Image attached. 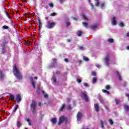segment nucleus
Here are the masks:
<instances>
[{
  "label": "nucleus",
  "mask_w": 129,
  "mask_h": 129,
  "mask_svg": "<svg viewBox=\"0 0 129 129\" xmlns=\"http://www.w3.org/2000/svg\"><path fill=\"white\" fill-rule=\"evenodd\" d=\"M92 75L93 76H96V73L95 72H92Z\"/></svg>",
  "instance_id": "obj_45"
},
{
  "label": "nucleus",
  "mask_w": 129,
  "mask_h": 129,
  "mask_svg": "<svg viewBox=\"0 0 129 129\" xmlns=\"http://www.w3.org/2000/svg\"><path fill=\"white\" fill-rule=\"evenodd\" d=\"M108 42H109V43H113V39H108Z\"/></svg>",
  "instance_id": "obj_39"
},
{
  "label": "nucleus",
  "mask_w": 129,
  "mask_h": 129,
  "mask_svg": "<svg viewBox=\"0 0 129 129\" xmlns=\"http://www.w3.org/2000/svg\"><path fill=\"white\" fill-rule=\"evenodd\" d=\"M60 4H63L66 0H59Z\"/></svg>",
  "instance_id": "obj_56"
},
{
  "label": "nucleus",
  "mask_w": 129,
  "mask_h": 129,
  "mask_svg": "<svg viewBox=\"0 0 129 129\" xmlns=\"http://www.w3.org/2000/svg\"><path fill=\"white\" fill-rule=\"evenodd\" d=\"M97 80H96V78L94 77L93 78V83H95V82H96Z\"/></svg>",
  "instance_id": "obj_42"
},
{
  "label": "nucleus",
  "mask_w": 129,
  "mask_h": 129,
  "mask_svg": "<svg viewBox=\"0 0 129 129\" xmlns=\"http://www.w3.org/2000/svg\"><path fill=\"white\" fill-rule=\"evenodd\" d=\"M53 62L49 66V68H55L56 67V61H57V59L56 58H53Z\"/></svg>",
  "instance_id": "obj_6"
},
{
  "label": "nucleus",
  "mask_w": 129,
  "mask_h": 129,
  "mask_svg": "<svg viewBox=\"0 0 129 129\" xmlns=\"http://www.w3.org/2000/svg\"><path fill=\"white\" fill-rule=\"evenodd\" d=\"M81 95L82 98L85 100L86 102H88V96H87V92H82Z\"/></svg>",
  "instance_id": "obj_4"
},
{
  "label": "nucleus",
  "mask_w": 129,
  "mask_h": 129,
  "mask_svg": "<svg viewBox=\"0 0 129 129\" xmlns=\"http://www.w3.org/2000/svg\"><path fill=\"white\" fill-rule=\"evenodd\" d=\"M119 27H123V23L122 22H120L119 24Z\"/></svg>",
  "instance_id": "obj_46"
},
{
  "label": "nucleus",
  "mask_w": 129,
  "mask_h": 129,
  "mask_svg": "<svg viewBox=\"0 0 129 129\" xmlns=\"http://www.w3.org/2000/svg\"><path fill=\"white\" fill-rule=\"evenodd\" d=\"M84 86L85 87H88V84L86 83H84Z\"/></svg>",
  "instance_id": "obj_49"
},
{
  "label": "nucleus",
  "mask_w": 129,
  "mask_h": 129,
  "mask_svg": "<svg viewBox=\"0 0 129 129\" xmlns=\"http://www.w3.org/2000/svg\"><path fill=\"white\" fill-rule=\"evenodd\" d=\"M31 108L32 109L33 113H35V108H36V102L35 101H32Z\"/></svg>",
  "instance_id": "obj_7"
},
{
  "label": "nucleus",
  "mask_w": 129,
  "mask_h": 129,
  "mask_svg": "<svg viewBox=\"0 0 129 129\" xmlns=\"http://www.w3.org/2000/svg\"><path fill=\"white\" fill-rule=\"evenodd\" d=\"M83 25L85 28H88V24L86 22H83Z\"/></svg>",
  "instance_id": "obj_28"
},
{
  "label": "nucleus",
  "mask_w": 129,
  "mask_h": 129,
  "mask_svg": "<svg viewBox=\"0 0 129 129\" xmlns=\"http://www.w3.org/2000/svg\"><path fill=\"white\" fill-rule=\"evenodd\" d=\"M105 88H106V90H109L110 89V86L107 85L105 86Z\"/></svg>",
  "instance_id": "obj_37"
},
{
  "label": "nucleus",
  "mask_w": 129,
  "mask_h": 129,
  "mask_svg": "<svg viewBox=\"0 0 129 129\" xmlns=\"http://www.w3.org/2000/svg\"><path fill=\"white\" fill-rule=\"evenodd\" d=\"M77 81L78 83H81V79L78 78V79H77Z\"/></svg>",
  "instance_id": "obj_44"
},
{
  "label": "nucleus",
  "mask_w": 129,
  "mask_h": 129,
  "mask_svg": "<svg viewBox=\"0 0 129 129\" xmlns=\"http://www.w3.org/2000/svg\"><path fill=\"white\" fill-rule=\"evenodd\" d=\"M109 122L111 125H112L113 124V121L111 119H109Z\"/></svg>",
  "instance_id": "obj_34"
},
{
  "label": "nucleus",
  "mask_w": 129,
  "mask_h": 129,
  "mask_svg": "<svg viewBox=\"0 0 129 129\" xmlns=\"http://www.w3.org/2000/svg\"><path fill=\"white\" fill-rule=\"evenodd\" d=\"M49 6L50 8H53L54 7L53 3H49Z\"/></svg>",
  "instance_id": "obj_47"
},
{
  "label": "nucleus",
  "mask_w": 129,
  "mask_h": 129,
  "mask_svg": "<svg viewBox=\"0 0 129 129\" xmlns=\"http://www.w3.org/2000/svg\"><path fill=\"white\" fill-rule=\"evenodd\" d=\"M52 123H56L57 122V119L56 118H53L51 120Z\"/></svg>",
  "instance_id": "obj_21"
},
{
  "label": "nucleus",
  "mask_w": 129,
  "mask_h": 129,
  "mask_svg": "<svg viewBox=\"0 0 129 129\" xmlns=\"http://www.w3.org/2000/svg\"><path fill=\"white\" fill-rule=\"evenodd\" d=\"M81 117H82V114L80 112H78L77 114V118L78 121H80L81 120Z\"/></svg>",
  "instance_id": "obj_10"
},
{
  "label": "nucleus",
  "mask_w": 129,
  "mask_h": 129,
  "mask_svg": "<svg viewBox=\"0 0 129 129\" xmlns=\"http://www.w3.org/2000/svg\"><path fill=\"white\" fill-rule=\"evenodd\" d=\"M97 28V24H94L91 26V29L92 30H95Z\"/></svg>",
  "instance_id": "obj_19"
},
{
  "label": "nucleus",
  "mask_w": 129,
  "mask_h": 129,
  "mask_svg": "<svg viewBox=\"0 0 129 129\" xmlns=\"http://www.w3.org/2000/svg\"><path fill=\"white\" fill-rule=\"evenodd\" d=\"M124 109L125 110V111L128 112V111L129 110V106L127 105H124Z\"/></svg>",
  "instance_id": "obj_18"
},
{
  "label": "nucleus",
  "mask_w": 129,
  "mask_h": 129,
  "mask_svg": "<svg viewBox=\"0 0 129 129\" xmlns=\"http://www.w3.org/2000/svg\"><path fill=\"white\" fill-rule=\"evenodd\" d=\"M96 67H97V68H100V65L97 64V65H96Z\"/></svg>",
  "instance_id": "obj_61"
},
{
  "label": "nucleus",
  "mask_w": 129,
  "mask_h": 129,
  "mask_svg": "<svg viewBox=\"0 0 129 129\" xmlns=\"http://www.w3.org/2000/svg\"><path fill=\"white\" fill-rule=\"evenodd\" d=\"M94 108L96 112H98V111H99V105L98 104H94Z\"/></svg>",
  "instance_id": "obj_12"
},
{
  "label": "nucleus",
  "mask_w": 129,
  "mask_h": 129,
  "mask_svg": "<svg viewBox=\"0 0 129 129\" xmlns=\"http://www.w3.org/2000/svg\"><path fill=\"white\" fill-rule=\"evenodd\" d=\"M10 99L11 100H15V96H14V95H10Z\"/></svg>",
  "instance_id": "obj_31"
},
{
  "label": "nucleus",
  "mask_w": 129,
  "mask_h": 129,
  "mask_svg": "<svg viewBox=\"0 0 129 129\" xmlns=\"http://www.w3.org/2000/svg\"><path fill=\"white\" fill-rule=\"evenodd\" d=\"M4 78H5V75L3 74L2 72H0V79L1 80H4Z\"/></svg>",
  "instance_id": "obj_15"
},
{
  "label": "nucleus",
  "mask_w": 129,
  "mask_h": 129,
  "mask_svg": "<svg viewBox=\"0 0 129 129\" xmlns=\"http://www.w3.org/2000/svg\"><path fill=\"white\" fill-rule=\"evenodd\" d=\"M110 62V56L107 54L106 57L105 58V64L106 66H109V63Z\"/></svg>",
  "instance_id": "obj_5"
},
{
  "label": "nucleus",
  "mask_w": 129,
  "mask_h": 129,
  "mask_svg": "<svg viewBox=\"0 0 129 129\" xmlns=\"http://www.w3.org/2000/svg\"><path fill=\"white\" fill-rule=\"evenodd\" d=\"M111 23H112V24L113 25V26H115V25H116V17H113Z\"/></svg>",
  "instance_id": "obj_13"
},
{
  "label": "nucleus",
  "mask_w": 129,
  "mask_h": 129,
  "mask_svg": "<svg viewBox=\"0 0 129 129\" xmlns=\"http://www.w3.org/2000/svg\"><path fill=\"white\" fill-rule=\"evenodd\" d=\"M83 60H85V61H88L89 60L88 57H87L86 56H83Z\"/></svg>",
  "instance_id": "obj_40"
},
{
  "label": "nucleus",
  "mask_w": 129,
  "mask_h": 129,
  "mask_svg": "<svg viewBox=\"0 0 129 129\" xmlns=\"http://www.w3.org/2000/svg\"><path fill=\"white\" fill-rule=\"evenodd\" d=\"M82 17L85 21H88V18H87V17H86L84 15H82Z\"/></svg>",
  "instance_id": "obj_30"
},
{
  "label": "nucleus",
  "mask_w": 129,
  "mask_h": 129,
  "mask_svg": "<svg viewBox=\"0 0 129 129\" xmlns=\"http://www.w3.org/2000/svg\"><path fill=\"white\" fill-rule=\"evenodd\" d=\"M126 36L127 37H129V32L127 33Z\"/></svg>",
  "instance_id": "obj_63"
},
{
  "label": "nucleus",
  "mask_w": 129,
  "mask_h": 129,
  "mask_svg": "<svg viewBox=\"0 0 129 129\" xmlns=\"http://www.w3.org/2000/svg\"><path fill=\"white\" fill-rule=\"evenodd\" d=\"M116 74H117V75L118 77V79L119 80H120V81H121L122 79H121V76H120V75H119V72H118V71H117L116 72Z\"/></svg>",
  "instance_id": "obj_20"
},
{
  "label": "nucleus",
  "mask_w": 129,
  "mask_h": 129,
  "mask_svg": "<svg viewBox=\"0 0 129 129\" xmlns=\"http://www.w3.org/2000/svg\"><path fill=\"white\" fill-rule=\"evenodd\" d=\"M88 3L90 4V5L91 7V10H93L94 6H93V5L92 4L90 3V0H88Z\"/></svg>",
  "instance_id": "obj_33"
},
{
  "label": "nucleus",
  "mask_w": 129,
  "mask_h": 129,
  "mask_svg": "<svg viewBox=\"0 0 129 129\" xmlns=\"http://www.w3.org/2000/svg\"><path fill=\"white\" fill-rule=\"evenodd\" d=\"M106 93L108 95L109 94V92L108 91H107Z\"/></svg>",
  "instance_id": "obj_62"
},
{
  "label": "nucleus",
  "mask_w": 129,
  "mask_h": 129,
  "mask_svg": "<svg viewBox=\"0 0 129 129\" xmlns=\"http://www.w3.org/2000/svg\"><path fill=\"white\" fill-rule=\"evenodd\" d=\"M38 25L39 26V27L42 28V24L41 23V20H40V19H38Z\"/></svg>",
  "instance_id": "obj_32"
},
{
  "label": "nucleus",
  "mask_w": 129,
  "mask_h": 129,
  "mask_svg": "<svg viewBox=\"0 0 129 129\" xmlns=\"http://www.w3.org/2000/svg\"><path fill=\"white\" fill-rule=\"evenodd\" d=\"M47 29H53V27H55V23L50 22L49 21H47V24L45 26Z\"/></svg>",
  "instance_id": "obj_3"
},
{
  "label": "nucleus",
  "mask_w": 129,
  "mask_h": 129,
  "mask_svg": "<svg viewBox=\"0 0 129 129\" xmlns=\"http://www.w3.org/2000/svg\"><path fill=\"white\" fill-rule=\"evenodd\" d=\"M83 49H84L83 46H80V47H79V49H80V50H83Z\"/></svg>",
  "instance_id": "obj_57"
},
{
  "label": "nucleus",
  "mask_w": 129,
  "mask_h": 129,
  "mask_svg": "<svg viewBox=\"0 0 129 129\" xmlns=\"http://www.w3.org/2000/svg\"><path fill=\"white\" fill-rule=\"evenodd\" d=\"M56 74H57V75L60 74V71H57L56 72Z\"/></svg>",
  "instance_id": "obj_59"
},
{
  "label": "nucleus",
  "mask_w": 129,
  "mask_h": 129,
  "mask_svg": "<svg viewBox=\"0 0 129 129\" xmlns=\"http://www.w3.org/2000/svg\"><path fill=\"white\" fill-rule=\"evenodd\" d=\"M19 108V105H16L15 106V107L14 108V109H13V111L14 112H16V111H17V110H18V108Z\"/></svg>",
  "instance_id": "obj_25"
},
{
  "label": "nucleus",
  "mask_w": 129,
  "mask_h": 129,
  "mask_svg": "<svg viewBox=\"0 0 129 129\" xmlns=\"http://www.w3.org/2000/svg\"><path fill=\"white\" fill-rule=\"evenodd\" d=\"M40 86L37 85V90L36 91V92L37 93H38V94H39L40 93Z\"/></svg>",
  "instance_id": "obj_26"
},
{
  "label": "nucleus",
  "mask_w": 129,
  "mask_h": 129,
  "mask_svg": "<svg viewBox=\"0 0 129 129\" xmlns=\"http://www.w3.org/2000/svg\"><path fill=\"white\" fill-rule=\"evenodd\" d=\"M95 5L96 7H98V6H99V2L98 1H96Z\"/></svg>",
  "instance_id": "obj_43"
},
{
  "label": "nucleus",
  "mask_w": 129,
  "mask_h": 129,
  "mask_svg": "<svg viewBox=\"0 0 129 129\" xmlns=\"http://www.w3.org/2000/svg\"><path fill=\"white\" fill-rule=\"evenodd\" d=\"M30 80L33 88H36V82L34 81V79L33 78H30Z\"/></svg>",
  "instance_id": "obj_9"
},
{
  "label": "nucleus",
  "mask_w": 129,
  "mask_h": 129,
  "mask_svg": "<svg viewBox=\"0 0 129 129\" xmlns=\"http://www.w3.org/2000/svg\"><path fill=\"white\" fill-rule=\"evenodd\" d=\"M52 80L53 81V83H56L57 81L56 80V77H55V74H53V76L52 77Z\"/></svg>",
  "instance_id": "obj_17"
},
{
  "label": "nucleus",
  "mask_w": 129,
  "mask_h": 129,
  "mask_svg": "<svg viewBox=\"0 0 129 129\" xmlns=\"http://www.w3.org/2000/svg\"><path fill=\"white\" fill-rule=\"evenodd\" d=\"M125 96H126V97H128L129 100V94H126Z\"/></svg>",
  "instance_id": "obj_60"
},
{
  "label": "nucleus",
  "mask_w": 129,
  "mask_h": 129,
  "mask_svg": "<svg viewBox=\"0 0 129 129\" xmlns=\"http://www.w3.org/2000/svg\"><path fill=\"white\" fill-rule=\"evenodd\" d=\"M6 15L7 16L8 19H10L11 20V19H12V18H11V16H10V14H9L8 12H6Z\"/></svg>",
  "instance_id": "obj_38"
},
{
  "label": "nucleus",
  "mask_w": 129,
  "mask_h": 129,
  "mask_svg": "<svg viewBox=\"0 0 129 129\" xmlns=\"http://www.w3.org/2000/svg\"><path fill=\"white\" fill-rule=\"evenodd\" d=\"M50 16H51L52 17H55V16H56V13H51L50 14Z\"/></svg>",
  "instance_id": "obj_48"
},
{
  "label": "nucleus",
  "mask_w": 129,
  "mask_h": 129,
  "mask_svg": "<svg viewBox=\"0 0 129 129\" xmlns=\"http://www.w3.org/2000/svg\"><path fill=\"white\" fill-rule=\"evenodd\" d=\"M99 101L101 102L102 104L104 105V99L101 97H99Z\"/></svg>",
  "instance_id": "obj_16"
},
{
  "label": "nucleus",
  "mask_w": 129,
  "mask_h": 129,
  "mask_svg": "<svg viewBox=\"0 0 129 129\" xmlns=\"http://www.w3.org/2000/svg\"><path fill=\"white\" fill-rule=\"evenodd\" d=\"M102 92H103V93H106L107 91L106 90H102Z\"/></svg>",
  "instance_id": "obj_55"
},
{
  "label": "nucleus",
  "mask_w": 129,
  "mask_h": 129,
  "mask_svg": "<svg viewBox=\"0 0 129 129\" xmlns=\"http://www.w3.org/2000/svg\"><path fill=\"white\" fill-rule=\"evenodd\" d=\"M105 123H106V122H105V121L103 122V121H102V120H100V124L102 128H104V124H105Z\"/></svg>",
  "instance_id": "obj_14"
},
{
  "label": "nucleus",
  "mask_w": 129,
  "mask_h": 129,
  "mask_svg": "<svg viewBox=\"0 0 129 129\" xmlns=\"http://www.w3.org/2000/svg\"><path fill=\"white\" fill-rule=\"evenodd\" d=\"M26 120L28 122L29 125H32V124L31 123V120H30V119L28 118Z\"/></svg>",
  "instance_id": "obj_35"
},
{
  "label": "nucleus",
  "mask_w": 129,
  "mask_h": 129,
  "mask_svg": "<svg viewBox=\"0 0 129 129\" xmlns=\"http://www.w3.org/2000/svg\"><path fill=\"white\" fill-rule=\"evenodd\" d=\"M116 104H118L119 103V100H115Z\"/></svg>",
  "instance_id": "obj_51"
},
{
  "label": "nucleus",
  "mask_w": 129,
  "mask_h": 129,
  "mask_svg": "<svg viewBox=\"0 0 129 129\" xmlns=\"http://www.w3.org/2000/svg\"><path fill=\"white\" fill-rule=\"evenodd\" d=\"M5 45H4L2 48V53L5 54L6 53Z\"/></svg>",
  "instance_id": "obj_27"
},
{
  "label": "nucleus",
  "mask_w": 129,
  "mask_h": 129,
  "mask_svg": "<svg viewBox=\"0 0 129 129\" xmlns=\"http://www.w3.org/2000/svg\"><path fill=\"white\" fill-rule=\"evenodd\" d=\"M41 56H42V52L41 51H39V53H38L37 54V58H36L37 60H38L39 63H41V62H42V60L41 59Z\"/></svg>",
  "instance_id": "obj_8"
},
{
  "label": "nucleus",
  "mask_w": 129,
  "mask_h": 129,
  "mask_svg": "<svg viewBox=\"0 0 129 129\" xmlns=\"http://www.w3.org/2000/svg\"><path fill=\"white\" fill-rule=\"evenodd\" d=\"M2 29H3V30H9L10 28L7 25H4L3 26Z\"/></svg>",
  "instance_id": "obj_23"
},
{
  "label": "nucleus",
  "mask_w": 129,
  "mask_h": 129,
  "mask_svg": "<svg viewBox=\"0 0 129 129\" xmlns=\"http://www.w3.org/2000/svg\"><path fill=\"white\" fill-rule=\"evenodd\" d=\"M65 122V123H67L68 122V119H67V117L64 116H61L59 118V121L58 122V125H60L61 123Z\"/></svg>",
  "instance_id": "obj_2"
},
{
  "label": "nucleus",
  "mask_w": 129,
  "mask_h": 129,
  "mask_svg": "<svg viewBox=\"0 0 129 129\" xmlns=\"http://www.w3.org/2000/svg\"><path fill=\"white\" fill-rule=\"evenodd\" d=\"M77 35L79 37H81V36L82 35V31H78Z\"/></svg>",
  "instance_id": "obj_24"
},
{
  "label": "nucleus",
  "mask_w": 129,
  "mask_h": 129,
  "mask_svg": "<svg viewBox=\"0 0 129 129\" xmlns=\"http://www.w3.org/2000/svg\"><path fill=\"white\" fill-rule=\"evenodd\" d=\"M126 50H129V46L126 47Z\"/></svg>",
  "instance_id": "obj_64"
},
{
  "label": "nucleus",
  "mask_w": 129,
  "mask_h": 129,
  "mask_svg": "<svg viewBox=\"0 0 129 129\" xmlns=\"http://www.w3.org/2000/svg\"><path fill=\"white\" fill-rule=\"evenodd\" d=\"M16 100H17V102H21V101H22V97L20 94L16 95Z\"/></svg>",
  "instance_id": "obj_11"
},
{
  "label": "nucleus",
  "mask_w": 129,
  "mask_h": 129,
  "mask_svg": "<svg viewBox=\"0 0 129 129\" xmlns=\"http://www.w3.org/2000/svg\"><path fill=\"white\" fill-rule=\"evenodd\" d=\"M64 61L66 62L67 63H68L69 60L68 58H64Z\"/></svg>",
  "instance_id": "obj_52"
},
{
  "label": "nucleus",
  "mask_w": 129,
  "mask_h": 129,
  "mask_svg": "<svg viewBox=\"0 0 129 129\" xmlns=\"http://www.w3.org/2000/svg\"><path fill=\"white\" fill-rule=\"evenodd\" d=\"M44 98H48V94L44 95Z\"/></svg>",
  "instance_id": "obj_58"
},
{
  "label": "nucleus",
  "mask_w": 129,
  "mask_h": 129,
  "mask_svg": "<svg viewBox=\"0 0 129 129\" xmlns=\"http://www.w3.org/2000/svg\"><path fill=\"white\" fill-rule=\"evenodd\" d=\"M67 108L68 110H71L72 109V107H71V105H68L67 106Z\"/></svg>",
  "instance_id": "obj_29"
},
{
  "label": "nucleus",
  "mask_w": 129,
  "mask_h": 129,
  "mask_svg": "<svg viewBox=\"0 0 129 129\" xmlns=\"http://www.w3.org/2000/svg\"><path fill=\"white\" fill-rule=\"evenodd\" d=\"M64 108H65V104H63L60 107V108H59V111H62Z\"/></svg>",
  "instance_id": "obj_22"
},
{
  "label": "nucleus",
  "mask_w": 129,
  "mask_h": 129,
  "mask_svg": "<svg viewBox=\"0 0 129 129\" xmlns=\"http://www.w3.org/2000/svg\"><path fill=\"white\" fill-rule=\"evenodd\" d=\"M51 43H48L47 46H48V48H51Z\"/></svg>",
  "instance_id": "obj_53"
},
{
  "label": "nucleus",
  "mask_w": 129,
  "mask_h": 129,
  "mask_svg": "<svg viewBox=\"0 0 129 129\" xmlns=\"http://www.w3.org/2000/svg\"><path fill=\"white\" fill-rule=\"evenodd\" d=\"M105 7V3H102L101 4V9H104Z\"/></svg>",
  "instance_id": "obj_36"
},
{
  "label": "nucleus",
  "mask_w": 129,
  "mask_h": 129,
  "mask_svg": "<svg viewBox=\"0 0 129 129\" xmlns=\"http://www.w3.org/2000/svg\"><path fill=\"white\" fill-rule=\"evenodd\" d=\"M21 125H22L21 124V123L20 122H17V126H18V127H20L21 126Z\"/></svg>",
  "instance_id": "obj_41"
},
{
  "label": "nucleus",
  "mask_w": 129,
  "mask_h": 129,
  "mask_svg": "<svg viewBox=\"0 0 129 129\" xmlns=\"http://www.w3.org/2000/svg\"><path fill=\"white\" fill-rule=\"evenodd\" d=\"M66 25H67V27H69V26H70L71 23L69 22H67L66 23Z\"/></svg>",
  "instance_id": "obj_50"
},
{
  "label": "nucleus",
  "mask_w": 129,
  "mask_h": 129,
  "mask_svg": "<svg viewBox=\"0 0 129 129\" xmlns=\"http://www.w3.org/2000/svg\"><path fill=\"white\" fill-rule=\"evenodd\" d=\"M13 73L15 76H16L17 79H23V76H22V74L19 71V69L17 68V66L15 65L13 67Z\"/></svg>",
  "instance_id": "obj_1"
},
{
  "label": "nucleus",
  "mask_w": 129,
  "mask_h": 129,
  "mask_svg": "<svg viewBox=\"0 0 129 129\" xmlns=\"http://www.w3.org/2000/svg\"><path fill=\"white\" fill-rule=\"evenodd\" d=\"M105 108L106 110L109 111V109L106 106H105Z\"/></svg>",
  "instance_id": "obj_54"
}]
</instances>
